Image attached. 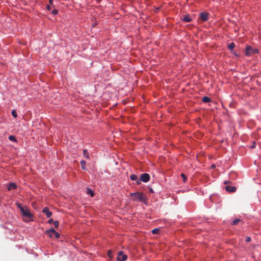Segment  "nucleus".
Returning a JSON list of instances; mask_svg holds the SVG:
<instances>
[{"label": "nucleus", "instance_id": "f257e3e1", "mask_svg": "<svg viewBox=\"0 0 261 261\" xmlns=\"http://www.w3.org/2000/svg\"><path fill=\"white\" fill-rule=\"evenodd\" d=\"M130 196L132 197V199L134 201L139 200L143 203H146L147 201L146 197L144 195L143 193L136 192L130 193Z\"/></svg>", "mask_w": 261, "mask_h": 261}, {"label": "nucleus", "instance_id": "f03ea898", "mask_svg": "<svg viewBox=\"0 0 261 261\" xmlns=\"http://www.w3.org/2000/svg\"><path fill=\"white\" fill-rule=\"evenodd\" d=\"M22 215L23 217V220L25 222H29L33 221V215L30 213V210L26 206L24 208H21Z\"/></svg>", "mask_w": 261, "mask_h": 261}, {"label": "nucleus", "instance_id": "7ed1b4c3", "mask_svg": "<svg viewBox=\"0 0 261 261\" xmlns=\"http://www.w3.org/2000/svg\"><path fill=\"white\" fill-rule=\"evenodd\" d=\"M259 53L258 49H253L251 46H247L246 49L245 54L247 56H249L251 54H256Z\"/></svg>", "mask_w": 261, "mask_h": 261}, {"label": "nucleus", "instance_id": "20e7f679", "mask_svg": "<svg viewBox=\"0 0 261 261\" xmlns=\"http://www.w3.org/2000/svg\"><path fill=\"white\" fill-rule=\"evenodd\" d=\"M45 233L48 234L49 237H52L53 234H54L56 238L60 237V234L57 232L54 228H50L45 231Z\"/></svg>", "mask_w": 261, "mask_h": 261}, {"label": "nucleus", "instance_id": "39448f33", "mask_svg": "<svg viewBox=\"0 0 261 261\" xmlns=\"http://www.w3.org/2000/svg\"><path fill=\"white\" fill-rule=\"evenodd\" d=\"M127 258L126 254H124L122 251H119L117 256L118 261H125Z\"/></svg>", "mask_w": 261, "mask_h": 261}, {"label": "nucleus", "instance_id": "423d86ee", "mask_svg": "<svg viewBox=\"0 0 261 261\" xmlns=\"http://www.w3.org/2000/svg\"><path fill=\"white\" fill-rule=\"evenodd\" d=\"M140 179L141 181L146 182L149 180L150 179V175L148 173H143L141 175L140 177Z\"/></svg>", "mask_w": 261, "mask_h": 261}, {"label": "nucleus", "instance_id": "0eeeda50", "mask_svg": "<svg viewBox=\"0 0 261 261\" xmlns=\"http://www.w3.org/2000/svg\"><path fill=\"white\" fill-rule=\"evenodd\" d=\"M200 17L203 21H206L208 19V14L206 12H201L200 14Z\"/></svg>", "mask_w": 261, "mask_h": 261}, {"label": "nucleus", "instance_id": "6e6552de", "mask_svg": "<svg viewBox=\"0 0 261 261\" xmlns=\"http://www.w3.org/2000/svg\"><path fill=\"white\" fill-rule=\"evenodd\" d=\"M42 212L46 215L47 218L50 217L52 215V213L49 211V208L47 207H44Z\"/></svg>", "mask_w": 261, "mask_h": 261}, {"label": "nucleus", "instance_id": "1a4fd4ad", "mask_svg": "<svg viewBox=\"0 0 261 261\" xmlns=\"http://www.w3.org/2000/svg\"><path fill=\"white\" fill-rule=\"evenodd\" d=\"M235 47V44L233 42H231V43L229 44V50H230V52L234 56L237 57L239 56L238 54H237L236 53L232 51V50Z\"/></svg>", "mask_w": 261, "mask_h": 261}, {"label": "nucleus", "instance_id": "9d476101", "mask_svg": "<svg viewBox=\"0 0 261 261\" xmlns=\"http://www.w3.org/2000/svg\"><path fill=\"white\" fill-rule=\"evenodd\" d=\"M181 19L183 21H184L186 22H189L192 20L191 18L188 15L183 16L181 17Z\"/></svg>", "mask_w": 261, "mask_h": 261}, {"label": "nucleus", "instance_id": "9b49d317", "mask_svg": "<svg viewBox=\"0 0 261 261\" xmlns=\"http://www.w3.org/2000/svg\"><path fill=\"white\" fill-rule=\"evenodd\" d=\"M17 188V185L13 182H11L9 184L8 187V190L10 191L12 189H16Z\"/></svg>", "mask_w": 261, "mask_h": 261}, {"label": "nucleus", "instance_id": "f8f14e48", "mask_svg": "<svg viewBox=\"0 0 261 261\" xmlns=\"http://www.w3.org/2000/svg\"><path fill=\"white\" fill-rule=\"evenodd\" d=\"M231 182L229 181V193H233L236 191L237 188L235 186L230 185Z\"/></svg>", "mask_w": 261, "mask_h": 261}, {"label": "nucleus", "instance_id": "ddd939ff", "mask_svg": "<svg viewBox=\"0 0 261 261\" xmlns=\"http://www.w3.org/2000/svg\"><path fill=\"white\" fill-rule=\"evenodd\" d=\"M241 221V220L240 219H236L231 222V224L232 225H236Z\"/></svg>", "mask_w": 261, "mask_h": 261}, {"label": "nucleus", "instance_id": "4468645a", "mask_svg": "<svg viewBox=\"0 0 261 261\" xmlns=\"http://www.w3.org/2000/svg\"><path fill=\"white\" fill-rule=\"evenodd\" d=\"M83 155H84V156L86 158H87V159H89V158H90V157H89V153H88V151H87V149H84V150H83Z\"/></svg>", "mask_w": 261, "mask_h": 261}, {"label": "nucleus", "instance_id": "2eb2a0df", "mask_svg": "<svg viewBox=\"0 0 261 261\" xmlns=\"http://www.w3.org/2000/svg\"><path fill=\"white\" fill-rule=\"evenodd\" d=\"M80 163H81V165L82 169L83 170H86V168H85V165L86 164V162L85 161H84V160H82L80 162Z\"/></svg>", "mask_w": 261, "mask_h": 261}, {"label": "nucleus", "instance_id": "dca6fc26", "mask_svg": "<svg viewBox=\"0 0 261 261\" xmlns=\"http://www.w3.org/2000/svg\"><path fill=\"white\" fill-rule=\"evenodd\" d=\"M202 101L204 103H207L211 101V99L208 97L204 96L202 98Z\"/></svg>", "mask_w": 261, "mask_h": 261}, {"label": "nucleus", "instance_id": "f3484780", "mask_svg": "<svg viewBox=\"0 0 261 261\" xmlns=\"http://www.w3.org/2000/svg\"><path fill=\"white\" fill-rule=\"evenodd\" d=\"M230 176H232L231 178L235 179L237 177V174L236 172L232 171L229 173V178H230Z\"/></svg>", "mask_w": 261, "mask_h": 261}, {"label": "nucleus", "instance_id": "a211bd4d", "mask_svg": "<svg viewBox=\"0 0 261 261\" xmlns=\"http://www.w3.org/2000/svg\"><path fill=\"white\" fill-rule=\"evenodd\" d=\"M130 178L132 180H137L138 179V176L135 174H132L130 176Z\"/></svg>", "mask_w": 261, "mask_h": 261}, {"label": "nucleus", "instance_id": "6ab92c4d", "mask_svg": "<svg viewBox=\"0 0 261 261\" xmlns=\"http://www.w3.org/2000/svg\"><path fill=\"white\" fill-rule=\"evenodd\" d=\"M9 139L12 141H14V142L16 141V139L14 136H10L9 137Z\"/></svg>", "mask_w": 261, "mask_h": 261}, {"label": "nucleus", "instance_id": "aec40b11", "mask_svg": "<svg viewBox=\"0 0 261 261\" xmlns=\"http://www.w3.org/2000/svg\"><path fill=\"white\" fill-rule=\"evenodd\" d=\"M160 231L159 228H154L152 230V233L153 234H158L159 232Z\"/></svg>", "mask_w": 261, "mask_h": 261}, {"label": "nucleus", "instance_id": "412c9836", "mask_svg": "<svg viewBox=\"0 0 261 261\" xmlns=\"http://www.w3.org/2000/svg\"><path fill=\"white\" fill-rule=\"evenodd\" d=\"M11 114H12V115L14 117H15V118L17 117V115L16 111L15 110H13L12 111Z\"/></svg>", "mask_w": 261, "mask_h": 261}, {"label": "nucleus", "instance_id": "4be33fe9", "mask_svg": "<svg viewBox=\"0 0 261 261\" xmlns=\"http://www.w3.org/2000/svg\"><path fill=\"white\" fill-rule=\"evenodd\" d=\"M53 224L54 225V226L56 228H57L59 226V221H57V220L54 221Z\"/></svg>", "mask_w": 261, "mask_h": 261}, {"label": "nucleus", "instance_id": "5701e85b", "mask_svg": "<svg viewBox=\"0 0 261 261\" xmlns=\"http://www.w3.org/2000/svg\"><path fill=\"white\" fill-rule=\"evenodd\" d=\"M112 253H113V252H112V250H108V255L109 256V257L110 258H112Z\"/></svg>", "mask_w": 261, "mask_h": 261}, {"label": "nucleus", "instance_id": "b1692460", "mask_svg": "<svg viewBox=\"0 0 261 261\" xmlns=\"http://www.w3.org/2000/svg\"><path fill=\"white\" fill-rule=\"evenodd\" d=\"M181 176L182 177V180L184 182H185L186 180V176L184 173L181 174Z\"/></svg>", "mask_w": 261, "mask_h": 261}, {"label": "nucleus", "instance_id": "393cba45", "mask_svg": "<svg viewBox=\"0 0 261 261\" xmlns=\"http://www.w3.org/2000/svg\"><path fill=\"white\" fill-rule=\"evenodd\" d=\"M88 193L90 194L91 195L92 197L93 196L94 194H93V191L92 190L88 189Z\"/></svg>", "mask_w": 261, "mask_h": 261}, {"label": "nucleus", "instance_id": "a878e982", "mask_svg": "<svg viewBox=\"0 0 261 261\" xmlns=\"http://www.w3.org/2000/svg\"><path fill=\"white\" fill-rule=\"evenodd\" d=\"M17 206L19 208L20 211H21V208H24L25 206H22L21 204L20 203H16Z\"/></svg>", "mask_w": 261, "mask_h": 261}, {"label": "nucleus", "instance_id": "bb28decb", "mask_svg": "<svg viewBox=\"0 0 261 261\" xmlns=\"http://www.w3.org/2000/svg\"><path fill=\"white\" fill-rule=\"evenodd\" d=\"M251 238L249 237H247L245 238V241L247 242H249L251 241Z\"/></svg>", "mask_w": 261, "mask_h": 261}, {"label": "nucleus", "instance_id": "cd10ccee", "mask_svg": "<svg viewBox=\"0 0 261 261\" xmlns=\"http://www.w3.org/2000/svg\"><path fill=\"white\" fill-rule=\"evenodd\" d=\"M58 11L57 9H54L53 11H52V13L54 15H56L58 13Z\"/></svg>", "mask_w": 261, "mask_h": 261}, {"label": "nucleus", "instance_id": "c85d7f7f", "mask_svg": "<svg viewBox=\"0 0 261 261\" xmlns=\"http://www.w3.org/2000/svg\"><path fill=\"white\" fill-rule=\"evenodd\" d=\"M54 220L53 219H50L48 221V223L49 224H51V223H53L54 222Z\"/></svg>", "mask_w": 261, "mask_h": 261}, {"label": "nucleus", "instance_id": "c756f323", "mask_svg": "<svg viewBox=\"0 0 261 261\" xmlns=\"http://www.w3.org/2000/svg\"><path fill=\"white\" fill-rule=\"evenodd\" d=\"M136 184H137V185H140V184H141V181L140 180V179H139V180H138V179H137V180H136Z\"/></svg>", "mask_w": 261, "mask_h": 261}, {"label": "nucleus", "instance_id": "7c9ffc66", "mask_svg": "<svg viewBox=\"0 0 261 261\" xmlns=\"http://www.w3.org/2000/svg\"><path fill=\"white\" fill-rule=\"evenodd\" d=\"M256 145V143L255 142H253L252 145L251 146V148H255Z\"/></svg>", "mask_w": 261, "mask_h": 261}, {"label": "nucleus", "instance_id": "2f4dec72", "mask_svg": "<svg viewBox=\"0 0 261 261\" xmlns=\"http://www.w3.org/2000/svg\"><path fill=\"white\" fill-rule=\"evenodd\" d=\"M216 167V166L215 164H212L211 166V169H214Z\"/></svg>", "mask_w": 261, "mask_h": 261}, {"label": "nucleus", "instance_id": "473e14b6", "mask_svg": "<svg viewBox=\"0 0 261 261\" xmlns=\"http://www.w3.org/2000/svg\"><path fill=\"white\" fill-rule=\"evenodd\" d=\"M225 189L226 191L228 192V185L225 186Z\"/></svg>", "mask_w": 261, "mask_h": 261}, {"label": "nucleus", "instance_id": "72a5a7b5", "mask_svg": "<svg viewBox=\"0 0 261 261\" xmlns=\"http://www.w3.org/2000/svg\"><path fill=\"white\" fill-rule=\"evenodd\" d=\"M49 3L50 5H52L53 4V0H49Z\"/></svg>", "mask_w": 261, "mask_h": 261}, {"label": "nucleus", "instance_id": "f704fd0d", "mask_svg": "<svg viewBox=\"0 0 261 261\" xmlns=\"http://www.w3.org/2000/svg\"><path fill=\"white\" fill-rule=\"evenodd\" d=\"M46 9H47V10H50V6H49V5H47V6H46Z\"/></svg>", "mask_w": 261, "mask_h": 261}, {"label": "nucleus", "instance_id": "c9c22d12", "mask_svg": "<svg viewBox=\"0 0 261 261\" xmlns=\"http://www.w3.org/2000/svg\"><path fill=\"white\" fill-rule=\"evenodd\" d=\"M150 192L152 193H153L154 192V191H153L152 189L150 188Z\"/></svg>", "mask_w": 261, "mask_h": 261}, {"label": "nucleus", "instance_id": "e433bc0d", "mask_svg": "<svg viewBox=\"0 0 261 261\" xmlns=\"http://www.w3.org/2000/svg\"><path fill=\"white\" fill-rule=\"evenodd\" d=\"M227 183H228V181H227V180H225L224 182V184H227Z\"/></svg>", "mask_w": 261, "mask_h": 261}]
</instances>
